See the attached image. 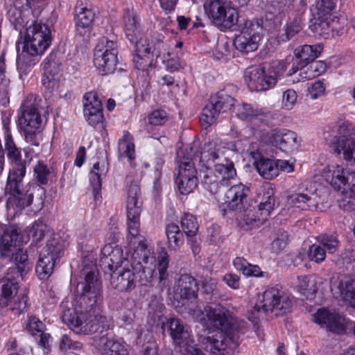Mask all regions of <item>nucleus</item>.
<instances>
[{
    "label": "nucleus",
    "mask_w": 355,
    "mask_h": 355,
    "mask_svg": "<svg viewBox=\"0 0 355 355\" xmlns=\"http://www.w3.org/2000/svg\"><path fill=\"white\" fill-rule=\"evenodd\" d=\"M77 295L71 303L62 302L60 318L76 334L88 335L98 331L106 320L100 313L102 285L96 268L85 266L81 272Z\"/></svg>",
    "instance_id": "nucleus-1"
},
{
    "label": "nucleus",
    "mask_w": 355,
    "mask_h": 355,
    "mask_svg": "<svg viewBox=\"0 0 355 355\" xmlns=\"http://www.w3.org/2000/svg\"><path fill=\"white\" fill-rule=\"evenodd\" d=\"M5 148L8 157L12 163L5 187V193L10 195L6 201L7 210L21 211L31 205L34 211L42 209L45 190L37 184L24 186L26 164L21 161V152L8 130L5 137Z\"/></svg>",
    "instance_id": "nucleus-2"
},
{
    "label": "nucleus",
    "mask_w": 355,
    "mask_h": 355,
    "mask_svg": "<svg viewBox=\"0 0 355 355\" xmlns=\"http://www.w3.org/2000/svg\"><path fill=\"white\" fill-rule=\"evenodd\" d=\"M208 322L218 330L204 337L200 343L212 355H233L239 345V324L225 307L214 304L205 308Z\"/></svg>",
    "instance_id": "nucleus-3"
},
{
    "label": "nucleus",
    "mask_w": 355,
    "mask_h": 355,
    "mask_svg": "<svg viewBox=\"0 0 355 355\" xmlns=\"http://www.w3.org/2000/svg\"><path fill=\"white\" fill-rule=\"evenodd\" d=\"M323 173L335 189H343L338 199L339 207L344 211L355 210V171L337 165L325 167Z\"/></svg>",
    "instance_id": "nucleus-4"
},
{
    "label": "nucleus",
    "mask_w": 355,
    "mask_h": 355,
    "mask_svg": "<svg viewBox=\"0 0 355 355\" xmlns=\"http://www.w3.org/2000/svg\"><path fill=\"white\" fill-rule=\"evenodd\" d=\"M292 302L289 295L284 291L271 287L263 293L262 301L257 303L248 312V317L252 322L257 323L262 314L273 313L275 316L290 311Z\"/></svg>",
    "instance_id": "nucleus-5"
},
{
    "label": "nucleus",
    "mask_w": 355,
    "mask_h": 355,
    "mask_svg": "<svg viewBox=\"0 0 355 355\" xmlns=\"http://www.w3.org/2000/svg\"><path fill=\"white\" fill-rule=\"evenodd\" d=\"M284 71V64L279 62L251 66L245 71V81L252 91H266L276 85Z\"/></svg>",
    "instance_id": "nucleus-6"
},
{
    "label": "nucleus",
    "mask_w": 355,
    "mask_h": 355,
    "mask_svg": "<svg viewBox=\"0 0 355 355\" xmlns=\"http://www.w3.org/2000/svg\"><path fill=\"white\" fill-rule=\"evenodd\" d=\"M26 28L24 51L31 57L42 55L51 43V34L49 27L44 24L30 19L28 25L21 26Z\"/></svg>",
    "instance_id": "nucleus-7"
},
{
    "label": "nucleus",
    "mask_w": 355,
    "mask_h": 355,
    "mask_svg": "<svg viewBox=\"0 0 355 355\" xmlns=\"http://www.w3.org/2000/svg\"><path fill=\"white\" fill-rule=\"evenodd\" d=\"M141 209L133 211H127V226H128V240L129 244L135 249L133 257H137L140 260L147 263L153 262L154 257L152 250L148 247L144 237L140 235V222L139 216Z\"/></svg>",
    "instance_id": "nucleus-8"
},
{
    "label": "nucleus",
    "mask_w": 355,
    "mask_h": 355,
    "mask_svg": "<svg viewBox=\"0 0 355 355\" xmlns=\"http://www.w3.org/2000/svg\"><path fill=\"white\" fill-rule=\"evenodd\" d=\"M64 244L60 236L49 239L40 254L35 271L41 279H47L53 272L57 259L64 254Z\"/></svg>",
    "instance_id": "nucleus-9"
},
{
    "label": "nucleus",
    "mask_w": 355,
    "mask_h": 355,
    "mask_svg": "<svg viewBox=\"0 0 355 355\" xmlns=\"http://www.w3.org/2000/svg\"><path fill=\"white\" fill-rule=\"evenodd\" d=\"M117 44L103 37L96 44L94 53V64L102 75L113 73L118 62Z\"/></svg>",
    "instance_id": "nucleus-10"
},
{
    "label": "nucleus",
    "mask_w": 355,
    "mask_h": 355,
    "mask_svg": "<svg viewBox=\"0 0 355 355\" xmlns=\"http://www.w3.org/2000/svg\"><path fill=\"white\" fill-rule=\"evenodd\" d=\"M236 169L232 162L225 160V163L215 164V169H207L204 174L202 184L205 189L211 193H216L222 187L229 185L230 180L236 176Z\"/></svg>",
    "instance_id": "nucleus-11"
},
{
    "label": "nucleus",
    "mask_w": 355,
    "mask_h": 355,
    "mask_svg": "<svg viewBox=\"0 0 355 355\" xmlns=\"http://www.w3.org/2000/svg\"><path fill=\"white\" fill-rule=\"evenodd\" d=\"M205 9L211 23L222 28H231L237 23L239 14L235 6H227L223 0H210Z\"/></svg>",
    "instance_id": "nucleus-12"
},
{
    "label": "nucleus",
    "mask_w": 355,
    "mask_h": 355,
    "mask_svg": "<svg viewBox=\"0 0 355 355\" xmlns=\"http://www.w3.org/2000/svg\"><path fill=\"white\" fill-rule=\"evenodd\" d=\"M336 141L333 149L337 154H342L343 159L355 162V126L348 121H339L337 125Z\"/></svg>",
    "instance_id": "nucleus-13"
},
{
    "label": "nucleus",
    "mask_w": 355,
    "mask_h": 355,
    "mask_svg": "<svg viewBox=\"0 0 355 355\" xmlns=\"http://www.w3.org/2000/svg\"><path fill=\"white\" fill-rule=\"evenodd\" d=\"M275 198L271 190L263 193V198L257 207L252 206V202H249L246 209L241 214V218L247 225L259 226L266 221L273 210Z\"/></svg>",
    "instance_id": "nucleus-14"
},
{
    "label": "nucleus",
    "mask_w": 355,
    "mask_h": 355,
    "mask_svg": "<svg viewBox=\"0 0 355 355\" xmlns=\"http://www.w3.org/2000/svg\"><path fill=\"white\" fill-rule=\"evenodd\" d=\"M250 193V188L241 183L233 185L225 192L224 205L230 211L241 213L252 202Z\"/></svg>",
    "instance_id": "nucleus-15"
},
{
    "label": "nucleus",
    "mask_w": 355,
    "mask_h": 355,
    "mask_svg": "<svg viewBox=\"0 0 355 355\" xmlns=\"http://www.w3.org/2000/svg\"><path fill=\"white\" fill-rule=\"evenodd\" d=\"M315 186L311 183L302 192L291 194L288 198L290 203L302 209H317L324 198Z\"/></svg>",
    "instance_id": "nucleus-16"
},
{
    "label": "nucleus",
    "mask_w": 355,
    "mask_h": 355,
    "mask_svg": "<svg viewBox=\"0 0 355 355\" xmlns=\"http://www.w3.org/2000/svg\"><path fill=\"white\" fill-rule=\"evenodd\" d=\"M313 317L315 323L334 334H343L346 331L345 319L334 310L322 308Z\"/></svg>",
    "instance_id": "nucleus-17"
},
{
    "label": "nucleus",
    "mask_w": 355,
    "mask_h": 355,
    "mask_svg": "<svg viewBox=\"0 0 355 355\" xmlns=\"http://www.w3.org/2000/svg\"><path fill=\"white\" fill-rule=\"evenodd\" d=\"M84 116L88 123L93 126H103V114L101 100L96 92H89L84 96Z\"/></svg>",
    "instance_id": "nucleus-18"
},
{
    "label": "nucleus",
    "mask_w": 355,
    "mask_h": 355,
    "mask_svg": "<svg viewBox=\"0 0 355 355\" xmlns=\"http://www.w3.org/2000/svg\"><path fill=\"white\" fill-rule=\"evenodd\" d=\"M196 175L197 171L191 162H183L179 165L175 183L182 194L187 195L196 189L198 184Z\"/></svg>",
    "instance_id": "nucleus-19"
},
{
    "label": "nucleus",
    "mask_w": 355,
    "mask_h": 355,
    "mask_svg": "<svg viewBox=\"0 0 355 355\" xmlns=\"http://www.w3.org/2000/svg\"><path fill=\"white\" fill-rule=\"evenodd\" d=\"M95 343L101 355H129L124 341L114 337L110 333L101 331V336L95 340Z\"/></svg>",
    "instance_id": "nucleus-20"
},
{
    "label": "nucleus",
    "mask_w": 355,
    "mask_h": 355,
    "mask_svg": "<svg viewBox=\"0 0 355 355\" xmlns=\"http://www.w3.org/2000/svg\"><path fill=\"white\" fill-rule=\"evenodd\" d=\"M268 141L273 146L287 153L297 150L300 145L297 134L286 129L271 130L268 133Z\"/></svg>",
    "instance_id": "nucleus-21"
},
{
    "label": "nucleus",
    "mask_w": 355,
    "mask_h": 355,
    "mask_svg": "<svg viewBox=\"0 0 355 355\" xmlns=\"http://www.w3.org/2000/svg\"><path fill=\"white\" fill-rule=\"evenodd\" d=\"M322 49V46L320 44H304L297 48L295 50V55L298 61L296 67H292L290 69L289 75L295 73L299 71V76H302V71L320 55Z\"/></svg>",
    "instance_id": "nucleus-22"
},
{
    "label": "nucleus",
    "mask_w": 355,
    "mask_h": 355,
    "mask_svg": "<svg viewBox=\"0 0 355 355\" xmlns=\"http://www.w3.org/2000/svg\"><path fill=\"white\" fill-rule=\"evenodd\" d=\"M125 260L122 248L117 245L107 243L101 250L100 265L104 269L110 271L118 269Z\"/></svg>",
    "instance_id": "nucleus-23"
},
{
    "label": "nucleus",
    "mask_w": 355,
    "mask_h": 355,
    "mask_svg": "<svg viewBox=\"0 0 355 355\" xmlns=\"http://www.w3.org/2000/svg\"><path fill=\"white\" fill-rule=\"evenodd\" d=\"M21 115L19 117L21 129L39 130L42 125V119L38 107L29 101H25L21 107Z\"/></svg>",
    "instance_id": "nucleus-24"
},
{
    "label": "nucleus",
    "mask_w": 355,
    "mask_h": 355,
    "mask_svg": "<svg viewBox=\"0 0 355 355\" xmlns=\"http://www.w3.org/2000/svg\"><path fill=\"white\" fill-rule=\"evenodd\" d=\"M18 242H19V229L15 225L6 226L0 238L1 257H11V254L16 250Z\"/></svg>",
    "instance_id": "nucleus-25"
},
{
    "label": "nucleus",
    "mask_w": 355,
    "mask_h": 355,
    "mask_svg": "<svg viewBox=\"0 0 355 355\" xmlns=\"http://www.w3.org/2000/svg\"><path fill=\"white\" fill-rule=\"evenodd\" d=\"M169 329L174 343L180 348L183 349L193 344L189 329L179 319H171Z\"/></svg>",
    "instance_id": "nucleus-26"
},
{
    "label": "nucleus",
    "mask_w": 355,
    "mask_h": 355,
    "mask_svg": "<svg viewBox=\"0 0 355 355\" xmlns=\"http://www.w3.org/2000/svg\"><path fill=\"white\" fill-rule=\"evenodd\" d=\"M226 158L223 157V153L214 141L205 144L200 156V163L207 169L215 168L218 163H225Z\"/></svg>",
    "instance_id": "nucleus-27"
},
{
    "label": "nucleus",
    "mask_w": 355,
    "mask_h": 355,
    "mask_svg": "<svg viewBox=\"0 0 355 355\" xmlns=\"http://www.w3.org/2000/svg\"><path fill=\"white\" fill-rule=\"evenodd\" d=\"M110 284L119 291H126L135 286L134 271L129 268L116 269L111 275Z\"/></svg>",
    "instance_id": "nucleus-28"
},
{
    "label": "nucleus",
    "mask_w": 355,
    "mask_h": 355,
    "mask_svg": "<svg viewBox=\"0 0 355 355\" xmlns=\"http://www.w3.org/2000/svg\"><path fill=\"white\" fill-rule=\"evenodd\" d=\"M330 287L331 290L337 292L343 300L355 307V278L343 281L334 277L331 279Z\"/></svg>",
    "instance_id": "nucleus-29"
},
{
    "label": "nucleus",
    "mask_w": 355,
    "mask_h": 355,
    "mask_svg": "<svg viewBox=\"0 0 355 355\" xmlns=\"http://www.w3.org/2000/svg\"><path fill=\"white\" fill-rule=\"evenodd\" d=\"M198 284L195 278L184 274L180 276L175 288V295L182 300L195 298L197 296Z\"/></svg>",
    "instance_id": "nucleus-30"
},
{
    "label": "nucleus",
    "mask_w": 355,
    "mask_h": 355,
    "mask_svg": "<svg viewBox=\"0 0 355 355\" xmlns=\"http://www.w3.org/2000/svg\"><path fill=\"white\" fill-rule=\"evenodd\" d=\"M43 64L42 84L46 89L53 92L60 85V68L54 61L45 60Z\"/></svg>",
    "instance_id": "nucleus-31"
},
{
    "label": "nucleus",
    "mask_w": 355,
    "mask_h": 355,
    "mask_svg": "<svg viewBox=\"0 0 355 355\" xmlns=\"http://www.w3.org/2000/svg\"><path fill=\"white\" fill-rule=\"evenodd\" d=\"M76 32L83 37L88 36L91 31V26L94 19V12L86 8L83 7L78 11V8H76Z\"/></svg>",
    "instance_id": "nucleus-32"
},
{
    "label": "nucleus",
    "mask_w": 355,
    "mask_h": 355,
    "mask_svg": "<svg viewBox=\"0 0 355 355\" xmlns=\"http://www.w3.org/2000/svg\"><path fill=\"white\" fill-rule=\"evenodd\" d=\"M33 0H13V3L17 9L13 23L15 26H26L30 21V17H33L31 7L33 6Z\"/></svg>",
    "instance_id": "nucleus-33"
},
{
    "label": "nucleus",
    "mask_w": 355,
    "mask_h": 355,
    "mask_svg": "<svg viewBox=\"0 0 355 355\" xmlns=\"http://www.w3.org/2000/svg\"><path fill=\"white\" fill-rule=\"evenodd\" d=\"M135 259L138 261V266L134 267L132 269L135 277V284L137 283L140 286H148L153 281L155 268L154 267L143 266L142 263L144 264H148V263H144L142 259L140 261L138 257ZM154 262L155 259L153 262H148V263L152 264Z\"/></svg>",
    "instance_id": "nucleus-34"
},
{
    "label": "nucleus",
    "mask_w": 355,
    "mask_h": 355,
    "mask_svg": "<svg viewBox=\"0 0 355 355\" xmlns=\"http://www.w3.org/2000/svg\"><path fill=\"white\" fill-rule=\"evenodd\" d=\"M14 275L5 277L0 279V306L4 308L8 300L17 294L18 284L14 279Z\"/></svg>",
    "instance_id": "nucleus-35"
},
{
    "label": "nucleus",
    "mask_w": 355,
    "mask_h": 355,
    "mask_svg": "<svg viewBox=\"0 0 355 355\" xmlns=\"http://www.w3.org/2000/svg\"><path fill=\"white\" fill-rule=\"evenodd\" d=\"M127 184V211L141 209L142 202L140 198V189L136 182H132L129 178H126Z\"/></svg>",
    "instance_id": "nucleus-36"
},
{
    "label": "nucleus",
    "mask_w": 355,
    "mask_h": 355,
    "mask_svg": "<svg viewBox=\"0 0 355 355\" xmlns=\"http://www.w3.org/2000/svg\"><path fill=\"white\" fill-rule=\"evenodd\" d=\"M333 15L316 14L313 23L310 26L311 31L315 34L328 38L330 35V27Z\"/></svg>",
    "instance_id": "nucleus-37"
},
{
    "label": "nucleus",
    "mask_w": 355,
    "mask_h": 355,
    "mask_svg": "<svg viewBox=\"0 0 355 355\" xmlns=\"http://www.w3.org/2000/svg\"><path fill=\"white\" fill-rule=\"evenodd\" d=\"M165 232L170 250L176 251L184 243V236L179 226L175 223H170L166 226Z\"/></svg>",
    "instance_id": "nucleus-38"
},
{
    "label": "nucleus",
    "mask_w": 355,
    "mask_h": 355,
    "mask_svg": "<svg viewBox=\"0 0 355 355\" xmlns=\"http://www.w3.org/2000/svg\"><path fill=\"white\" fill-rule=\"evenodd\" d=\"M124 29L130 42H134L141 35L137 17L132 12L128 10L124 15Z\"/></svg>",
    "instance_id": "nucleus-39"
},
{
    "label": "nucleus",
    "mask_w": 355,
    "mask_h": 355,
    "mask_svg": "<svg viewBox=\"0 0 355 355\" xmlns=\"http://www.w3.org/2000/svg\"><path fill=\"white\" fill-rule=\"evenodd\" d=\"M135 44V54H141V55H149L152 54L156 57H159L161 53L160 48L163 46L162 42H157L153 47L148 43L146 38H143L140 35L137 40L131 42Z\"/></svg>",
    "instance_id": "nucleus-40"
},
{
    "label": "nucleus",
    "mask_w": 355,
    "mask_h": 355,
    "mask_svg": "<svg viewBox=\"0 0 355 355\" xmlns=\"http://www.w3.org/2000/svg\"><path fill=\"white\" fill-rule=\"evenodd\" d=\"M12 259L15 263V268H10L9 271L10 273L17 272L23 277V276L29 270L30 263L28 259V254L26 252L19 249L16 252H13Z\"/></svg>",
    "instance_id": "nucleus-41"
},
{
    "label": "nucleus",
    "mask_w": 355,
    "mask_h": 355,
    "mask_svg": "<svg viewBox=\"0 0 355 355\" xmlns=\"http://www.w3.org/2000/svg\"><path fill=\"white\" fill-rule=\"evenodd\" d=\"M259 174L266 180H272L277 176V168L275 160L261 157L255 162Z\"/></svg>",
    "instance_id": "nucleus-42"
},
{
    "label": "nucleus",
    "mask_w": 355,
    "mask_h": 355,
    "mask_svg": "<svg viewBox=\"0 0 355 355\" xmlns=\"http://www.w3.org/2000/svg\"><path fill=\"white\" fill-rule=\"evenodd\" d=\"M257 39L256 36L252 37H248L247 34L241 33L235 37L234 44L239 51L249 53L257 49L259 42Z\"/></svg>",
    "instance_id": "nucleus-43"
},
{
    "label": "nucleus",
    "mask_w": 355,
    "mask_h": 355,
    "mask_svg": "<svg viewBox=\"0 0 355 355\" xmlns=\"http://www.w3.org/2000/svg\"><path fill=\"white\" fill-rule=\"evenodd\" d=\"M221 111L216 107V105L211 101L205 106L202 110L200 121L202 125L207 128L213 124L217 119Z\"/></svg>",
    "instance_id": "nucleus-44"
},
{
    "label": "nucleus",
    "mask_w": 355,
    "mask_h": 355,
    "mask_svg": "<svg viewBox=\"0 0 355 355\" xmlns=\"http://www.w3.org/2000/svg\"><path fill=\"white\" fill-rule=\"evenodd\" d=\"M118 149L121 157H127L130 161L135 159V145L129 132H125L119 140Z\"/></svg>",
    "instance_id": "nucleus-45"
},
{
    "label": "nucleus",
    "mask_w": 355,
    "mask_h": 355,
    "mask_svg": "<svg viewBox=\"0 0 355 355\" xmlns=\"http://www.w3.org/2000/svg\"><path fill=\"white\" fill-rule=\"evenodd\" d=\"M169 257L165 248H162L157 257V270L159 272V282L162 286H164L168 277L167 269L168 267Z\"/></svg>",
    "instance_id": "nucleus-46"
},
{
    "label": "nucleus",
    "mask_w": 355,
    "mask_h": 355,
    "mask_svg": "<svg viewBox=\"0 0 355 355\" xmlns=\"http://www.w3.org/2000/svg\"><path fill=\"white\" fill-rule=\"evenodd\" d=\"M214 105L221 111V112L234 109L235 99L230 96L225 91L218 92L211 99Z\"/></svg>",
    "instance_id": "nucleus-47"
},
{
    "label": "nucleus",
    "mask_w": 355,
    "mask_h": 355,
    "mask_svg": "<svg viewBox=\"0 0 355 355\" xmlns=\"http://www.w3.org/2000/svg\"><path fill=\"white\" fill-rule=\"evenodd\" d=\"M233 112L236 113L238 118L241 120L250 121L260 114V112L252 105L248 103H239L234 105Z\"/></svg>",
    "instance_id": "nucleus-48"
},
{
    "label": "nucleus",
    "mask_w": 355,
    "mask_h": 355,
    "mask_svg": "<svg viewBox=\"0 0 355 355\" xmlns=\"http://www.w3.org/2000/svg\"><path fill=\"white\" fill-rule=\"evenodd\" d=\"M181 227L189 238L195 236L198 231V223L196 218L191 214H184L180 221Z\"/></svg>",
    "instance_id": "nucleus-49"
},
{
    "label": "nucleus",
    "mask_w": 355,
    "mask_h": 355,
    "mask_svg": "<svg viewBox=\"0 0 355 355\" xmlns=\"http://www.w3.org/2000/svg\"><path fill=\"white\" fill-rule=\"evenodd\" d=\"M318 242L330 254L336 252L339 246L336 234H324L317 237Z\"/></svg>",
    "instance_id": "nucleus-50"
},
{
    "label": "nucleus",
    "mask_w": 355,
    "mask_h": 355,
    "mask_svg": "<svg viewBox=\"0 0 355 355\" xmlns=\"http://www.w3.org/2000/svg\"><path fill=\"white\" fill-rule=\"evenodd\" d=\"M28 297L25 293L19 294L13 298L8 300V303L5 304V308L8 310L15 311L16 313L20 314L27 307Z\"/></svg>",
    "instance_id": "nucleus-51"
},
{
    "label": "nucleus",
    "mask_w": 355,
    "mask_h": 355,
    "mask_svg": "<svg viewBox=\"0 0 355 355\" xmlns=\"http://www.w3.org/2000/svg\"><path fill=\"white\" fill-rule=\"evenodd\" d=\"M327 69V64L321 60L313 62L306 69L302 71V78L311 79L324 73Z\"/></svg>",
    "instance_id": "nucleus-52"
},
{
    "label": "nucleus",
    "mask_w": 355,
    "mask_h": 355,
    "mask_svg": "<svg viewBox=\"0 0 355 355\" xmlns=\"http://www.w3.org/2000/svg\"><path fill=\"white\" fill-rule=\"evenodd\" d=\"M47 230V225L42 220H37L28 228V234L34 242H38L44 237Z\"/></svg>",
    "instance_id": "nucleus-53"
},
{
    "label": "nucleus",
    "mask_w": 355,
    "mask_h": 355,
    "mask_svg": "<svg viewBox=\"0 0 355 355\" xmlns=\"http://www.w3.org/2000/svg\"><path fill=\"white\" fill-rule=\"evenodd\" d=\"M263 31L261 23L257 20H248L245 23V27L242 31V34L248 35V37L257 38V41H260L261 35Z\"/></svg>",
    "instance_id": "nucleus-54"
},
{
    "label": "nucleus",
    "mask_w": 355,
    "mask_h": 355,
    "mask_svg": "<svg viewBox=\"0 0 355 355\" xmlns=\"http://www.w3.org/2000/svg\"><path fill=\"white\" fill-rule=\"evenodd\" d=\"M28 56H30V54L26 53V51L22 50L21 53L17 57V66L21 77L29 73L31 66L34 64V60Z\"/></svg>",
    "instance_id": "nucleus-55"
},
{
    "label": "nucleus",
    "mask_w": 355,
    "mask_h": 355,
    "mask_svg": "<svg viewBox=\"0 0 355 355\" xmlns=\"http://www.w3.org/2000/svg\"><path fill=\"white\" fill-rule=\"evenodd\" d=\"M303 27L302 18L301 17L295 16L294 18L291 19L286 25V37L287 40H291L295 35L298 34Z\"/></svg>",
    "instance_id": "nucleus-56"
},
{
    "label": "nucleus",
    "mask_w": 355,
    "mask_h": 355,
    "mask_svg": "<svg viewBox=\"0 0 355 355\" xmlns=\"http://www.w3.org/2000/svg\"><path fill=\"white\" fill-rule=\"evenodd\" d=\"M308 256L311 261L320 263L325 259L326 250L319 243H314L309 247Z\"/></svg>",
    "instance_id": "nucleus-57"
},
{
    "label": "nucleus",
    "mask_w": 355,
    "mask_h": 355,
    "mask_svg": "<svg viewBox=\"0 0 355 355\" xmlns=\"http://www.w3.org/2000/svg\"><path fill=\"white\" fill-rule=\"evenodd\" d=\"M298 286L302 293L309 297L313 295L317 291V287L314 281H311L306 276L298 277Z\"/></svg>",
    "instance_id": "nucleus-58"
},
{
    "label": "nucleus",
    "mask_w": 355,
    "mask_h": 355,
    "mask_svg": "<svg viewBox=\"0 0 355 355\" xmlns=\"http://www.w3.org/2000/svg\"><path fill=\"white\" fill-rule=\"evenodd\" d=\"M34 172L36 175L37 181L42 184H46L48 183V176L50 173L49 169L46 165L38 162L34 168Z\"/></svg>",
    "instance_id": "nucleus-59"
},
{
    "label": "nucleus",
    "mask_w": 355,
    "mask_h": 355,
    "mask_svg": "<svg viewBox=\"0 0 355 355\" xmlns=\"http://www.w3.org/2000/svg\"><path fill=\"white\" fill-rule=\"evenodd\" d=\"M27 331L32 335H37L42 333L45 329L44 324L36 317H31L26 324Z\"/></svg>",
    "instance_id": "nucleus-60"
},
{
    "label": "nucleus",
    "mask_w": 355,
    "mask_h": 355,
    "mask_svg": "<svg viewBox=\"0 0 355 355\" xmlns=\"http://www.w3.org/2000/svg\"><path fill=\"white\" fill-rule=\"evenodd\" d=\"M336 0H318L317 12L322 15H333L336 8Z\"/></svg>",
    "instance_id": "nucleus-61"
},
{
    "label": "nucleus",
    "mask_w": 355,
    "mask_h": 355,
    "mask_svg": "<svg viewBox=\"0 0 355 355\" xmlns=\"http://www.w3.org/2000/svg\"><path fill=\"white\" fill-rule=\"evenodd\" d=\"M297 99V92L292 89H288L283 93L282 105L286 110H291L295 105Z\"/></svg>",
    "instance_id": "nucleus-62"
},
{
    "label": "nucleus",
    "mask_w": 355,
    "mask_h": 355,
    "mask_svg": "<svg viewBox=\"0 0 355 355\" xmlns=\"http://www.w3.org/2000/svg\"><path fill=\"white\" fill-rule=\"evenodd\" d=\"M288 242V235L286 232H279L276 239L272 243V248L278 252L283 250Z\"/></svg>",
    "instance_id": "nucleus-63"
},
{
    "label": "nucleus",
    "mask_w": 355,
    "mask_h": 355,
    "mask_svg": "<svg viewBox=\"0 0 355 355\" xmlns=\"http://www.w3.org/2000/svg\"><path fill=\"white\" fill-rule=\"evenodd\" d=\"M168 120L165 111L162 110H155L148 116V121L151 125H162Z\"/></svg>",
    "instance_id": "nucleus-64"
}]
</instances>
